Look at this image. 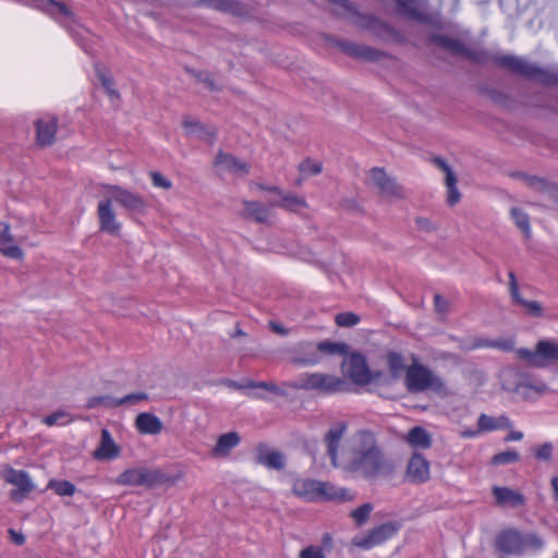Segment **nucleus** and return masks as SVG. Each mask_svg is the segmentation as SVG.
<instances>
[{"label": "nucleus", "mask_w": 558, "mask_h": 558, "mask_svg": "<svg viewBox=\"0 0 558 558\" xmlns=\"http://www.w3.org/2000/svg\"><path fill=\"white\" fill-rule=\"evenodd\" d=\"M38 7L51 15L61 14L65 17H70L72 15V12L64 3L56 2L53 0H38Z\"/></svg>", "instance_id": "40"}, {"label": "nucleus", "mask_w": 558, "mask_h": 558, "mask_svg": "<svg viewBox=\"0 0 558 558\" xmlns=\"http://www.w3.org/2000/svg\"><path fill=\"white\" fill-rule=\"evenodd\" d=\"M256 462L272 470H282L286 466L284 457L279 451H270L266 445H258Z\"/></svg>", "instance_id": "22"}, {"label": "nucleus", "mask_w": 558, "mask_h": 558, "mask_svg": "<svg viewBox=\"0 0 558 558\" xmlns=\"http://www.w3.org/2000/svg\"><path fill=\"white\" fill-rule=\"evenodd\" d=\"M11 242H13V238L10 232V226L7 222L0 221V243L7 244Z\"/></svg>", "instance_id": "62"}, {"label": "nucleus", "mask_w": 558, "mask_h": 558, "mask_svg": "<svg viewBox=\"0 0 558 558\" xmlns=\"http://www.w3.org/2000/svg\"><path fill=\"white\" fill-rule=\"evenodd\" d=\"M548 390L544 383L531 384V383H519L515 387V392L525 400H532L537 396L545 393Z\"/></svg>", "instance_id": "36"}, {"label": "nucleus", "mask_w": 558, "mask_h": 558, "mask_svg": "<svg viewBox=\"0 0 558 558\" xmlns=\"http://www.w3.org/2000/svg\"><path fill=\"white\" fill-rule=\"evenodd\" d=\"M544 541L536 533H521L515 529H507L498 533L495 547L504 555L523 556L539 551Z\"/></svg>", "instance_id": "2"}, {"label": "nucleus", "mask_w": 558, "mask_h": 558, "mask_svg": "<svg viewBox=\"0 0 558 558\" xmlns=\"http://www.w3.org/2000/svg\"><path fill=\"white\" fill-rule=\"evenodd\" d=\"M47 488L52 489L59 496H73L76 492L75 485L65 480H50Z\"/></svg>", "instance_id": "41"}, {"label": "nucleus", "mask_w": 558, "mask_h": 558, "mask_svg": "<svg viewBox=\"0 0 558 558\" xmlns=\"http://www.w3.org/2000/svg\"><path fill=\"white\" fill-rule=\"evenodd\" d=\"M508 277H509V292H510L512 302L514 304L522 306L529 316H532V317L543 316V306L539 302L526 301L521 296L520 291H519V286L517 282V277H515L514 272L510 271L508 274Z\"/></svg>", "instance_id": "17"}, {"label": "nucleus", "mask_w": 558, "mask_h": 558, "mask_svg": "<svg viewBox=\"0 0 558 558\" xmlns=\"http://www.w3.org/2000/svg\"><path fill=\"white\" fill-rule=\"evenodd\" d=\"M407 475L414 484L427 482L429 480L428 461L421 453H414L408 462Z\"/></svg>", "instance_id": "19"}, {"label": "nucleus", "mask_w": 558, "mask_h": 558, "mask_svg": "<svg viewBox=\"0 0 558 558\" xmlns=\"http://www.w3.org/2000/svg\"><path fill=\"white\" fill-rule=\"evenodd\" d=\"M96 74L109 96H116L117 92L113 89L112 78L108 76L98 65L96 66Z\"/></svg>", "instance_id": "54"}, {"label": "nucleus", "mask_w": 558, "mask_h": 558, "mask_svg": "<svg viewBox=\"0 0 558 558\" xmlns=\"http://www.w3.org/2000/svg\"><path fill=\"white\" fill-rule=\"evenodd\" d=\"M428 43L433 44L452 56H460L469 61L477 64H485L488 62L494 63L496 54H492L485 49L473 50L464 45V43L458 38H451L445 34L433 33L428 36Z\"/></svg>", "instance_id": "5"}, {"label": "nucleus", "mask_w": 558, "mask_h": 558, "mask_svg": "<svg viewBox=\"0 0 558 558\" xmlns=\"http://www.w3.org/2000/svg\"><path fill=\"white\" fill-rule=\"evenodd\" d=\"M319 355H347L348 344L340 342H332L329 340L320 341L317 343Z\"/></svg>", "instance_id": "38"}, {"label": "nucleus", "mask_w": 558, "mask_h": 558, "mask_svg": "<svg viewBox=\"0 0 558 558\" xmlns=\"http://www.w3.org/2000/svg\"><path fill=\"white\" fill-rule=\"evenodd\" d=\"M292 363L301 366H313L319 363L320 355L317 343L301 342L293 350Z\"/></svg>", "instance_id": "18"}, {"label": "nucleus", "mask_w": 558, "mask_h": 558, "mask_svg": "<svg viewBox=\"0 0 558 558\" xmlns=\"http://www.w3.org/2000/svg\"><path fill=\"white\" fill-rule=\"evenodd\" d=\"M368 180L386 197H404L403 187L395 177L389 175L384 168L374 167L369 170Z\"/></svg>", "instance_id": "13"}, {"label": "nucleus", "mask_w": 558, "mask_h": 558, "mask_svg": "<svg viewBox=\"0 0 558 558\" xmlns=\"http://www.w3.org/2000/svg\"><path fill=\"white\" fill-rule=\"evenodd\" d=\"M296 495L300 496H313L319 495L325 496L327 499L338 500H351L352 496L349 489L340 488L335 489L327 483L314 481V480H301L296 481L293 487Z\"/></svg>", "instance_id": "10"}, {"label": "nucleus", "mask_w": 558, "mask_h": 558, "mask_svg": "<svg viewBox=\"0 0 558 558\" xmlns=\"http://www.w3.org/2000/svg\"><path fill=\"white\" fill-rule=\"evenodd\" d=\"M387 364L392 379H398L401 376V373L405 369L404 359L398 352H388Z\"/></svg>", "instance_id": "39"}, {"label": "nucleus", "mask_w": 558, "mask_h": 558, "mask_svg": "<svg viewBox=\"0 0 558 558\" xmlns=\"http://www.w3.org/2000/svg\"><path fill=\"white\" fill-rule=\"evenodd\" d=\"M120 449L116 445L111 434L108 429L101 430V438L99 447L95 450L94 457L97 460H111L119 456Z\"/></svg>", "instance_id": "24"}, {"label": "nucleus", "mask_w": 558, "mask_h": 558, "mask_svg": "<svg viewBox=\"0 0 558 558\" xmlns=\"http://www.w3.org/2000/svg\"><path fill=\"white\" fill-rule=\"evenodd\" d=\"M3 478L7 483L16 487L10 492V497L12 500L21 501L35 489L33 481L31 480L28 473L24 470H15L13 468H9L5 471Z\"/></svg>", "instance_id": "15"}, {"label": "nucleus", "mask_w": 558, "mask_h": 558, "mask_svg": "<svg viewBox=\"0 0 558 558\" xmlns=\"http://www.w3.org/2000/svg\"><path fill=\"white\" fill-rule=\"evenodd\" d=\"M299 170L305 175H315L320 173L322 165L313 162L311 159H305L300 163Z\"/></svg>", "instance_id": "53"}, {"label": "nucleus", "mask_w": 558, "mask_h": 558, "mask_svg": "<svg viewBox=\"0 0 558 558\" xmlns=\"http://www.w3.org/2000/svg\"><path fill=\"white\" fill-rule=\"evenodd\" d=\"M520 460V454L513 449L499 452L492 458V463L495 465L511 464Z\"/></svg>", "instance_id": "46"}, {"label": "nucleus", "mask_w": 558, "mask_h": 558, "mask_svg": "<svg viewBox=\"0 0 558 558\" xmlns=\"http://www.w3.org/2000/svg\"><path fill=\"white\" fill-rule=\"evenodd\" d=\"M434 163L446 173V186L448 189L447 202L450 206L456 205L461 197L460 192L457 189V177L449 165L440 157L434 158Z\"/></svg>", "instance_id": "21"}, {"label": "nucleus", "mask_w": 558, "mask_h": 558, "mask_svg": "<svg viewBox=\"0 0 558 558\" xmlns=\"http://www.w3.org/2000/svg\"><path fill=\"white\" fill-rule=\"evenodd\" d=\"M527 186L545 194L548 199L558 204V184L536 175H523Z\"/></svg>", "instance_id": "27"}, {"label": "nucleus", "mask_w": 558, "mask_h": 558, "mask_svg": "<svg viewBox=\"0 0 558 558\" xmlns=\"http://www.w3.org/2000/svg\"><path fill=\"white\" fill-rule=\"evenodd\" d=\"M70 414L64 410H58L43 418V422L48 426L64 425L71 422Z\"/></svg>", "instance_id": "47"}, {"label": "nucleus", "mask_w": 558, "mask_h": 558, "mask_svg": "<svg viewBox=\"0 0 558 558\" xmlns=\"http://www.w3.org/2000/svg\"><path fill=\"white\" fill-rule=\"evenodd\" d=\"M511 216L514 220V223L517 227L526 235L530 236L531 234V227H530V219L527 214H525L520 208L513 207L511 209Z\"/></svg>", "instance_id": "44"}, {"label": "nucleus", "mask_w": 558, "mask_h": 558, "mask_svg": "<svg viewBox=\"0 0 558 558\" xmlns=\"http://www.w3.org/2000/svg\"><path fill=\"white\" fill-rule=\"evenodd\" d=\"M216 165L222 166L230 172L236 174H246L248 172V165L241 161L233 155L219 151L216 156Z\"/></svg>", "instance_id": "31"}, {"label": "nucleus", "mask_w": 558, "mask_h": 558, "mask_svg": "<svg viewBox=\"0 0 558 558\" xmlns=\"http://www.w3.org/2000/svg\"><path fill=\"white\" fill-rule=\"evenodd\" d=\"M0 252L10 258L21 259L23 257V251L20 246L11 243L1 244Z\"/></svg>", "instance_id": "55"}, {"label": "nucleus", "mask_w": 558, "mask_h": 558, "mask_svg": "<svg viewBox=\"0 0 558 558\" xmlns=\"http://www.w3.org/2000/svg\"><path fill=\"white\" fill-rule=\"evenodd\" d=\"M105 191L112 202H116L124 210L131 214L145 215L148 210V202L141 194L132 192L117 184H105Z\"/></svg>", "instance_id": "8"}, {"label": "nucleus", "mask_w": 558, "mask_h": 558, "mask_svg": "<svg viewBox=\"0 0 558 558\" xmlns=\"http://www.w3.org/2000/svg\"><path fill=\"white\" fill-rule=\"evenodd\" d=\"M198 5L226 13H235L240 9V3L236 0H199Z\"/></svg>", "instance_id": "37"}, {"label": "nucleus", "mask_w": 558, "mask_h": 558, "mask_svg": "<svg viewBox=\"0 0 558 558\" xmlns=\"http://www.w3.org/2000/svg\"><path fill=\"white\" fill-rule=\"evenodd\" d=\"M342 369L355 385L366 386L372 383L371 369L362 353L349 354L342 363Z\"/></svg>", "instance_id": "12"}, {"label": "nucleus", "mask_w": 558, "mask_h": 558, "mask_svg": "<svg viewBox=\"0 0 558 558\" xmlns=\"http://www.w3.org/2000/svg\"><path fill=\"white\" fill-rule=\"evenodd\" d=\"M494 348L510 352L514 349V341L511 338H499L494 340Z\"/></svg>", "instance_id": "61"}, {"label": "nucleus", "mask_w": 558, "mask_h": 558, "mask_svg": "<svg viewBox=\"0 0 558 558\" xmlns=\"http://www.w3.org/2000/svg\"><path fill=\"white\" fill-rule=\"evenodd\" d=\"M401 530V523L398 521H388L379 524L367 532L365 535H356L352 543L354 546L368 550L379 546L392 538Z\"/></svg>", "instance_id": "9"}, {"label": "nucleus", "mask_w": 558, "mask_h": 558, "mask_svg": "<svg viewBox=\"0 0 558 558\" xmlns=\"http://www.w3.org/2000/svg\"><path fill=\"white\" fill-rule=\"evenodd\" d=\"M150 178L154 186L161 187L163 190H170L172 187V183L166 177H163L160 172L151 171Z\"/></svg>", "instance_id": "56"}, {"label": "nucleus", "mask_w": 558, "mask_h": 558, "mask_svg": "<svg viewBox=\"0 0 558 558\" xmlns=\"http://www.w3.org/2000/svg\"><path fill=\"white\" fill-rule=\"evenodd\" d=\"M135 426L141 434L157 435L162 428V422L153 413L143 412L135 418Z\"/></svg>", "instance_id": "25"}, {"label": "nucleus", "mask_w": 558, "mask_h": 558, "mask_svg": "<svg viewBox=\"0 0 558 558\" xmlns=\"http://www.w3.org/2000/svg\"><path fill=\"white\" fill-rule=\"evenodd\" d=\"M182 124L189 135L198 140L211 144L216 138V130L214 128L206 126L197 120L185 118Z\"/></svg>", "instance_id": "23"}, {"label": "nucleus", "mask_w": 558, "mask_h": 558, "mask_svg": "<svg viewBox=\"0 0 558 558\" xmlns=\"http://www.w3.org/2000/svg\"><path fill=\"white\" fill-rule=\"evenodd\" d=\"M405 439L414 448L427 449L432 446L430 435L421 426L411 428Z\"/></svg>", "instance_id": "34"}, {"label": "nucleus", "mask_w": 558, "mask_h": 558, "mask_svg": "<svg viewBox=\"0 0 558 558\" xmlns=\"http://www.w3.org/2000/svg\"><path fill=\"white\" fill-rule=\"evenodd\" d=\"M246 387L247 388H263L267 391H270L272 392L274 395H277V396H287V391H284L283 389H281L280 387H278L275 383L272 381H254V380H247L246 383Z\"/></svg>", "instance_id": "49"}, {"label": "nucleus", "mask_w": 558, "mask_h": 558, "mask_svg": "<svg viewBox=\"0 0 558 558\" xmlns=\"http://www.w3.org/2000/svg\"><path fill=\"white\" fill-rule=\"evenodd\" d=\"M335 320L339 327H353L360 323L361 317L352 312H343L339 313Z\"/></svg>", "instance_id": "50"}, {"label": "nucleus", "mask_w": 558, "mask_h": 558, "mask_svg": "<svg viewBox=\"0 0 558 558\" xmlns=\"http://www.w3.org/2000/svg\"><path fill=\"white\" fill-rule=\"evenodd\" d=\"M240 436L236 432H229L218 437L213 454L216 457H226L240 444Z\"/></svg>", "instance_id": "30"}, {"label": "nucleus", "mask_w": 558, "mask_h": 558, "mask_svg": "<svg viewBox=\"0 0 558 558\" xmlns=\"http://www.w3.org/2000/svg\"><path fill=\"white\" fill-rule=\"evenodd\" d=\"M300 558H325V555L320 547L308 546L300 553Z\"/></svg>", "instance_id": "59"}, {"label": "nucleus", "mask_w": 558, "mask_h": 558, "mask_svg": "<svg viewBox=\"0 0 558 558\" xmlns=\"http://www.w3.org/2000/svg\"><path fill=\"white\" fill-rule=\"evenodd\" d=\"M331 3L337 4L341 8H343L345 11L354 14L355 16L359 14V10L356 5L349 0H329Z\"/></svg>", "instance_id": "63"}, {"label": "nucleus", "mask_w": 558, "mask_h": 558, "mask_svg": "<svg viewBox=\"0 0 558 558\" xmlns=\"http://www.w3.org/2000/svg\"><path fill=\"white\" fill-rule=\"evenodd\" d=\"M290 388L315 390L319 393L331 395L347 389V381L340 377L324 373H303L288 384Z\"/></svg>", "instance_id": "6"}, {"label": "nucleus", "mask_w": 558, "mask_h": 558, "mask_svg": "<svg viewBox=\"0 0 558 558\" xmlns=\"http://www.w3.org/2000/svg\"><path fill=\"white\" fill-rule=\"evenodd\" d=\"M185 71L192 76L194 77L195 80H197L199 83H203L205 84V86L211 90V92H217V90H220L221 87L218 86L216 84V82L214 81V78L211 77V75L206 72V71H197L195 69H192V68H189L186 66L185 68Z\"/></svg>", "instance_id": "42"}, {"label": "nucleus", "mask_w": 558, "mask_h": 558, "mask_svg": "<svg viewBox=\"0 0 558 558\" xmlns=\"http://www.w3.org/2000/svg\"><path fill=\"white\" fill-rule=\"evenodd\" d=\"M345 426L342 425L337 428H331L325 436V442L327 445V452L330 457L331 463L337 465V457H338V448L340 445V440L343 436Z\"/></svg>", "instance_id": "33"}, {"label": "nucleus", "mask_w": 558, "mask_h": 558, "mask_svg": "<svg viewBox=\"0 0 558 558\" xmlns=\"http://www.w3.org/2000/svg\"><path fill=\"white\" fill-rule=\"evenodd\" d=\"M518 355L531 366L544 367L558 361V344L549 340H541L537 342L535 351L519 349Z\"/></svg>", "instance_id": "11"}, {"label": "nucleus", "mask_w": 558, "mask_h": 558, "mask_svg": "<svg viewBox=\"0 0 558 558\" xmlns=\"http://www.w3.org/2000/svg\"><path fill=\"white\" fill-rule=\"evenodd\" d=\"M511 425L507 416L494 417L487 414H481L477 420L478 430L490 432L499 428L509 427Z\"/></svg>", "instance_id": "35"}, {"label": "nucleus", "mask_w": 558, "mask_h": 558, "mask_svg": "<svg viewBox=\"0 0 558 558\" xmlns=\"http://www.w3.org/2000/svg\"><path fill=\"white\" fill-rule=\"evenodd\" d=\"M374 507L372 504L366 502L350 512V517L353 519L357 526L364 525L369 519L371 512Z\"/></svg>", "instance_id": "43"}, {"label": "nucleus", "mask_w": 558, "mask_h": 558, "mask_svg": "<svg viewBox=\"0 0 558 558\" xmlns=\"http://www.w3.org/2000/svg\"><path fill=\"white\" fill-rule=\"evenodd\" d=\"M359 25L362 28L373 32L378 37L391 36L395 33L393 27L381 19L373 14H364L359 12Z\"/></svg>", "instance_id": "20"}, {"label": "nucleus", "mask_w": 558, "mask_h": 558, "mask_svg": "<svg viewBox=\"0 0 558 558\" xmlns=\"http://www.w3.org/2000/svg\"><path fill=\"white\" fill-rule=\"evenodd\" d=\"M415 223L418 230L424 232H433L438 229L437 225L430 221L428 218L417 217Z\"/></svg>", "instance_id": "57"}, {"label": "nucleus", "mask_w": 558, "mask_h": 558, "mask_svg": "<svg viewBox=\"0 0 558 558\" xmlns=\"http://www.w3.org/2000/svg\"><path fill=\"white\" fill-rule=\"evenodd\" d=\"M483 93L487 98L500 106H507L510 101L508 95L498 88L486 87L483 89Z\"/></svg>", "instance_id": "48"}, {"label": "nucleus", "mask_w": 558, "mask_h": 558, "mask_svg": "<svg viewBox=\"0 0 558 558\" xmlns=\"http://www.w3.org/2000/svg\"><path fill=\"white\" fill-rule=\"evenodd\" d=\"M554 447L551 442H545L533 449L534 456L539 461H550L553 458Z\"/></svg>", "instance_id": "52"}, {"label": "nucleus", "mask_w": 558, "mask_h": 558, "mask_svg": "<svg viewBox=\"0 0 558 558\" xmlns=\"http://www.w3.org/2000/svg\"><path fill=\"white\" fill-rule=\"evenodd\" d=\"M303 204L304 203L302 199L298 198L296 196H294L292 194L284 195L281 198L280 203H278L279 206L289 208V209H293L294 207L303 205Z\"/></svg>", "instance_id": "58"}, {"label": "nucleus", "mask_w": 558, "mask_h": 558, "mask_svg": "<svg viewBox=\"0 0 558 558\" xmlns=\"http://www.w3.org/2000/svg\"><path fill=\"white\" fill-rule=\"evenodd\" d=\"M393 2L398 14L418 23H429L428 14L415 7L416 0H393Z\"/></svg>", "instance_id": "28"}, {"label": "nucleus", "mask_w": 558, "mask_h": 558, "mask_svg": "<svg viewBox=\"0 0 558 558\" xmlns=\"http://www.w3.org/2000/svg\"><path fill=\"white\" fill-rule=\"evenodd\" d=\"M37 142L40 146H50L54 141L57 132V121L51 119L50 121L38 120L36 122Z\"/></svg>", "instance_id": "32"}, {"label": "nucleus", "mask_w": 558, "mask_h": 558, "mask_svg": "<svg viewBox=\"0 0 558 558\" xmlns=\"http://www.w3.org/2000/svg\"><path fill=\"white\" fill-rule=\"evenodd\" d=\"M97 216L100 231L111 235L119 234L121 223L117 220V215L112 207V198L106 196L99 201L97 206Z\"/></svg>", "instance_id": "16"}, {"label": "nucleus", "mask_w": 558, "mask_h": 558, "mask_svg": "<svg viewBox=\"0 0 558 558\" xmlns=\"http://www.w3.org/2000/svg\"><path fill=\"white\" fill-rule=\"evenodd\" d=\"M167 481V475L159 469L155 468H133L122 472L116 483L123 486H145L155 487Z\"/></svg>", "instance_id": "7"}, {"label": "nucleus", "mask_w": 558, "mask_h": 558, "mask_svg": "<svg viewBox=\"0 0 558 558\" xmlns=\"http://www.w3.org/2000/svg\"><path fill=\"white\" fill-rule=\"evenodd\" d=\"M330 43L338 47L343 53L347 56L365 61H378L381 57L385 56L383 51L379 49L373 48L367 45L356 44L349 40H342L337 38H331Z\"/></svg>", "instance_id": "14"}, {"label": "nucleus", "mask_w": 558, "mask_h": 558, "mask_svg": "<svg viewBox=\"0 0 558 558\" xmlns=\"http://www.w3.org/2000/svg\"><path fill=\"white\" fill-rule=\"evenodd\" d=\"M494 64L502 69H507L513 73L520 74L526 78L536 80L546 86L558 85V73L542 69L536 64L530 63L517 56H495Z\"/></svg>", "instance_id": "3"}, {"label": "nucleus", "mask_w": 558, "mask_h": 558, "mask_svg": "<svg viewBox=\"0 0 558 558\" xmlns=\"http://www.w3.org/2000/svg\"><path fill=\"white\" fill-rule=\"evenodd\" d=\"M493 495L499 506L520 507L524 505V496L509 487L494 486Z\"/></svg>", "instance_id": "26"}, {"label": "nucleus", "mask_w": 558, "mask_h": 558, "mask_svg": "<svg viewBox=\"0 0 558 558\" xmlns=\"http://www.w3.org/2000/svg\"><path fill=\"white\" fill-rule=\"evenodd\" d=\"M404 384L410 393L432 390L438 395L446 392L445 380L427 366L413 363L407 368Z\"/></svg>", "instance_id": "4"}, {"label": "nucleus", "mask_w": 558, "mask_h": 558, "mask_svg": "<svg viewBox=\"0 0 558 558\" xmlns=\"http://www.w3.org/2000/svg\"><path fill=\"white\" fill-rule=\"evenodd\" d=\"M149 399V396L146 392H133L124 396L123 398H120L118 403L119 407L122 405H135L140 403L141 401H147Z\"/></svg>", "instance_id": "51"}, {"label": "nucleus", "mask_w": 558, "mask_h": 558, "mask_svg": "<svg viewBox=\"0 0 558 558\" xmlns=\"http://www.w3.org/2000/svg\"><path fill=\"white\" fill-rule=\"evenodd\" d=\"M473 347L478 348H494V340L488 338H476L473 340Z\"/></svg>", "instance_id": "64"}, {"label": "nucleus", "mask_w": 558, "mask_h": 558, "mask_svg": "<svg viewBox=\"0 0 558 558\" xmlns=\"http://www.w3.org/2000/svg\"><path fill=\"white\" fill-rule=\"evenodd\" d=\"M434 306H435V311L438 314L445 315L448 313L449 302L445 298H442L440 294H435Z\"/></svg>", "instance_id": "60"}, {"label": "nucleus", "mask_w": 558, "mask_h": 558, "mask_svg": "<svg viewBox=\"0 0 558 558\" xmlns=\"http://www.w3.org/2000/svg\"><path fill=\"white\" fill-rule=\"evenodd\" d=\"M241 216L244 219H252L258 223H265L268 221L269 209L264 204L244 201Z\"/></svg>", "instance_id": "29"}, {"label": "nucleus", "mask_w": 558, "mask_h": 558, "mask_svg": "<svg viewBox=\"0 0 558 558\" xmlns=\"http://www.w3.org/2000/svg\"><path fill=\"white\" fill-rule=\"evenodd\" d=\"M347 469L366 481L374 482L380 477L391 476L395 463L384 452L372 432L360 430L351 449Z\"/></svg>", "instance_id": "1"}, {"label": "nucleus", "mask_w": 558, "mask_h": 558, "mask_svg": "<svg viewBox=\"0 0 558 558\" xmlns=\"http://www.w3.org/2000/svg\"><path fill=\"white\" fill-rule=\"evenodd\" d=\"M119 399H116L111 396H96L88 399L86 407L88 409H95L98 407H106V408H118Z\"/></svg>", "instance_id": "45"}]
</instances>
